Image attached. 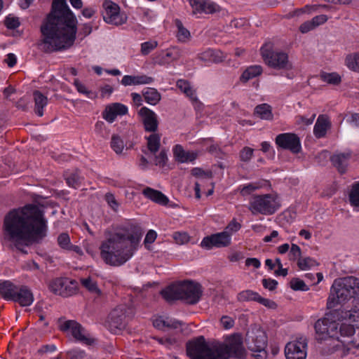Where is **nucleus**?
<instances>
[{
    "label": "nucleus",
    "instance_id": "obj_57",
    "mask_svg": "<svg viewBox=\"0 0 359 359\" xmlns=\"http://www.w3.org/2000/svg\"><path fill=\"white\" fill-rule=\"evenodd\" d=\"M254 150L248 147H245L240 152V159L243 162H248L252 155Z\"/></svg>",
    "mask_w": 359,
    "mask_h": 359
},
{
    "label": "nucleus",
    "instance_id": "obj_11",
    "mask_svg": "<svg viewBox=\"0 0 359 359\" xmlns=\"http://www.w3.org/2000/svg\"><path fill=\"white\" fill-rule=\"evenodd\" d=\"M127 310L132 312L131 309L126 308V306H118L111 311L105 323V326L111 333L116 334L117 332L126 327Z\"/></svg>",
    "mask_w": 359,
    "mask_h": 359
},
{
    "label": "nucleus",
    "instance_id": "obj_7",
    "mask_svg": "<svg viewBox=\"0 0 359 359\" xmlns=\"http://www.w3.org/2000/svg\"><path fill=\"white\" fill-rule=\"evenodd\" d=\"M264 62L269 67L278 70H290L292 65L289 61L288 55L280 50L273 48V44L265 43L260 49Z\"/></svg>",
    "mask_w": 359,
    "mask_h": 359
},
{
    "label": "nucleus",
    "instance_id": "obj_34",
    "mask_svg": "<svg viewBox=\"0 0 359 359\" xmlns=\"http://www.w3.org/2000/svg\"><path fill=\"white\" fill-rule=\"evenodd\" d=\"M177 87L191 100L196 101L197 97L195 90L191 86L190 83L184 79H179L176 83Z\"/></svg>",
    "mask_w": 359,
    "mask_h": 359
},
{
    "label": "nucleus",
    "instance_id": "obj_45",
    "mask_svg": "<svg viewBox=\"0 0 359 359\" xmlns=\"http://www.w3.org/2000/svg\"><path fill=\"white\" fill-rule=\"evenodd\" d=\"M69 359H89L86 352L79 348H73L67 352Z\"/></svg>",
    "mask_w": 359,
    "mask_h": 359
},
{
    "label": "nucleus",
    "instance_id": "obj_52",
    "mask_svg": "<svg viewBox=\"0 0 359 359\" xmlns=\"http://www.w3.org/2000/svg\"><path fill=\"white\" fill-rule=\"evenodd\" d=\"M321 8L327 11H330L332 9H334L332 6L327 5V4H318V5H307L305 6L304 8L299 10L302 13H311V11H316L318 8Z\"/></svg>",
    "mask_w": 359,
    "mask_h": 359
},
{
    "label": "nucleus",
    "instance_id": "obj_18",
    "mask_svg": "<svg viewBox=\"0 0 359 359\" xmlns=\"http://www.w3.org/2000/svg\"><path fill=\"white\" fill-rule=\"evenodd\" d=\"M182 56V51L178 47H172L166 53L162 52L154 58V62L158 65H165L172 61L177 60Z\"/></svg>",
    "mask_w": 359,
    "mask_h": 359
},
{
    "label": "nucleus",
    "instance_id": "obj_19",
    "mask_svg": "<svg viewBox=\"0 0 359 359\" xmlns=\"http://www.w3.org/2000/svg\"><path fill=\"white\" fill-rule=\"evenodd\" d=\"M316 334L318 335V340L326 339L327 337H334L332 331L336 327V325L330 323L327 319L318 320L314 325Z\"/></svg>",
    "mask_w": 359,
    "mask_h": 359
},
{
    "label": "nucleus",
    "instance_id": "obj_50",
    "mask_svg": "<svg viewBox=\"0 0 359 359\" xmlns=\"http://www.w3.org/2000/svg\"><path fill=\"white\" fill-rule=\"evenodd\" d=\"M57 244L63 250H67L71 245L70 238L68 233H62L57 236Z\"/></svg>",
    "mask_w": 359,
    "mask_h": 359
},
{
    "label": "nucleus",
    "instance_id": "obj_58",
    "mask_svg": "<svg viewBox=\"0 0 359 359\" xmlns=\"http://www.w3.org/2000/svg\"><path fill=\"white\" fill-rule=\"evenodd\" d=\"M105 200L108 205L114 210L117 211L119 204L116 200L114 196L111 193H107L105 195Z\"/></svg>",
    "mask_w": 359,
    "mask_h": 359
},
{
    "label": "nucleus",
    "instance_id": "obj_42",
    "mask_svg": "<svg viewBox=\"0 0 359 359\" xmlns=\"http://www.w3.org/2000/svg\"><path fill=\"white\" fill-rule=\"evenodd\" d=\"M349 201L352 206L359 208V182L353 184L349 193Z\"/></svg>",
    "mask_w": 359,
    "mask_h": 359
},
{
    "label": "nucleus",
    "instance_id": "obj_14",
    "mask_svg": "<svg viewBox=\"0 0 359 359\" xmlns=\"http://www.w3.org/2000/svg\"><path fill=\"white\" fill-rule=\"evenodd\" d=\"M306 339L301 337L287 344L285 348V357L287 359H306Z\"/></svg>",
    "mask_w": 359,
    "mask_h": 359
},
{
    "label": "nucleus",
    "instance_id": "obj_63",
    "mask_svg": "<svg viewBox=\"0 0 359 359\" xmlns=\"http://www.w3.org/2000/svg\"><path fill=\"white\" fill-rule=\"evenodd\" d=\"M328 20V18L326 15H316L311 19L312 23L316 28L317 27L324 24Z\"/></svg>",
    "mask_w": 359,
    "mask_h": 359
},
{
    "label": "nucleus",
    "instance_id": "obj_23",
    "mask_svg": "<svg viewBox=\"0 0 359 359\" xmlns=\"http://www.w3.org/2000/svg\"><path fill=\"white\" fill-rule=\"evenodd\" d=\"M173 155L180 163L194 161L196 158V154L194 152L186 151L182 145L177 144L173 148Z\"/></svg>",
    "mask_w": 359,
    "mask_h": 359
},
{
    "label": "nucleus",
    "instance_id": "obj_53",
    "mask_svg": "<svg viewBox=\"0 0 359 359\" xmlns=\"http://www.w3.org/2000/svg\"><path fill=\"white\" fill-rule=\"evenodd\" d=\"M168 161L167 152L165 149H162L159 154L155 156L154 163L159 167H164Z\"/></svg>",
    "mask_w": 359,
    "mask_h": 359
},
{
    "label": "nucleus",
    "instance_id": "obj_40",
    "mask_svg": "<svg viewBox=\"0 0 359 359\" xmlns=\"http://www.w3.org/2000/svg\"><path fill=\"white\" fill-rule=\"evenodd\" d=\"M77 291V284L75 280H69L67 278V282L64 285V288L62 289L60 296L63 297H68L72 296L76 294Z\"/></svg>",
    "mask_w": 359,
    "mask_h": 359
},
{
    "label": "nucleus",
    "instance_id": "obj_33",
    "mask_svg": "<svg viewBox=\"0 0 359 359\" xmlns=\"http://www.w3.org/2000/svg\"><path fill=\"white\" fill-rule=\"evenodd\" d=\"M144 100L149 104L156 105L161 100V96L158 90L153 88H147L142 91Z\"/></svg>",
    "mask_w": 359,
    "mask_h": 359
},
{
    "label": "nucleus",
    "instance_id": "obj_59",
    "mask_svg": "<svg viewBox=\"0 0 359 359\" xmlns=\"http://www.w3.org/2000/svg\"><path fill=\"white\" fill-rule=\"evenodd\" d=\"M257 302L266 306L268 309H276L277 308V304L275 302L269 299L264 298L260 295L259 297Z\"/></svg>",
    "mask_w": 359,
    "mask_h": 359
},
{
    "label": "nucleus",
    "instance_id": "obj_64",
    "mask_svg": "<svg viewBox=\"0 0 359 359\" xmlns=\"http://www.w3.org/2000/svg\"><path fill=\"white\" fill-rule=\"evenodd\" d=\"M136 76L125 75L121 80V84L127 86H136Z\"/></svg>",
    "mask_w": 359,
    "mask_h": 359
},
{
    "label": "nucleus",
    "instance_id": "obj_60",
    "mask_svg": "<svg viewBox=\"0 0 359 359\" xmlns=\"http://www.w3.org/2000/svg\"><path fill=\"white\" fill-rule=\"evenodd\" d=\"M262 285L264 288L268 289L270 291H273L277 287L278 282L271 278H264L262 280Z\"/></svg>",
    "mask_w": 359,
    "mask_h": 359
},
{
    "label": "nucleus",
    "instance_id": "obj_2",
    "mask_svg": "<svg viewBox=\"0 0 359 359\" xmlns=\"http://www.w3.org/2000/svg\"><path fill=\"white\" fill-rule=\"evenodd\" d=\"M77 22L66 0H53L51 11L41 26L43 51L51 53L71 47L76 39Z\"/></svg>",
    "mask_w": 359,
    "mask_h": 359
},
{
    "label": "nucleus",
    "instance_id": "obj_39",
    "mask_svg": "<svg viewBox=\"0 0 359 359\" xmlns=\"http://www.w3.org/2000/svg\"><path fill=\"white\" fill-rule=\"evenodd\" d=\"M259 294L257 292H254L251 290H246L239 292L237 295V300L241 302L258 301Z\"/></svg>",
    "mask_w": 359,
    "mask_h": 359
},
{
    "label": "nucleus",
    "instance_id": "obj_6",
    "mask_svg": "<svg viewBox=\"0 0 359 359\" xmlns=\"http://www.w3.org/2000/svg\"><path fill=\"white\" fill-rule=\"evenodd\" d=\"M202 293L201 285L191 280L172 284L161 292L163 297L168 302L182 299L189 304L198 303Z\"/></svg>",
    "mask_w": 359,
    "mask_h": 359
},
{
    "label": "nucleus",
    "instance_id": "obj_55",
    "mask_svg": "<svg viewBox=\"0 0 359 359\" xmlns=\"http://www.w3.org/2000/svg\"><path fill=\"white\" fill-rule=\"evenodd\" d=\"M191 175L196 177L210 179L212 178V172L210 171H204L200 168H194L191 171Z\"/></svg>",
    "mask_w": 359,
    "mask_h": 359
},
{
    "label": "nucleus",
    "instance_id": "obj_35",
    "mask_svg": "<svg viewBox=\"0 0 359 359\" xmlns=\"http://www.w3.org/2000/svg\"><path fill=\"white\" fill-rule=\"evenodd\" d=\"M147 140V148L152 154L157 152L161 146V135L158 133H152L150 135L146 137Z\"/></svg>",
    "mask_w": 359,
    "mask_h": 359
},
{
    "label": "nucleus",
    "instance_id": "obj_54",
    "mask_svg": "<svg viewBox=\"0 0 359 359\" xmlns=\"http://www.w3.org/2000/svg\"><path fill=\"white\" fill-rule=\"evenodd\" d=\"M157 46L158 43L156 41L144 42L141 44V53L142 55H147L156 48Z\"/></svg>",
    "mask_w": 359,
    "mask_h": 359
},
{
    "label": "nucleus",
    "instance_id": "obj_3",
    "mask_svg": "<svg viewBox=\"0 0 359 359\" xmlns=\"http://www.w3.org/2000/svg\"><path fill=\"white\" fill-rule=\"evenodd\" d=\"M143 231L140 225L126 222L118 225L100 245V257L110 266H119L137 250Z\"/></svg>",
    "mask_w": 359,
    "mask_h": 359
},
{
    "label": "nucleus",
    "instance_id": "obj_37",
    "mask_svg": "<svg viewBox=\"0 0 359 359\" xmlns=\"http://www.w3.org/2000/svg\"><path fill=\"white\" fill-rule=\"evenodd\" d=\"M81 283L90 292L96 294L97 297L100 296L101 290L98 288L96 281L93 280L90 277L81 278Z\"/></svg>",
    "mask_w": 359,
    "mask_h": 359
},
{
    "label": "nucleus",
    "instance_id": "obj_5",
    "mask_svg": "<svg viewBox=\"0 0 359 359\" xmlns=\"http://www.w3.org/2000/svg\"><path fill=\"white\" fill-rule=\"evenodd\" d=\"M353 299V307L349 311L348 319L359 326V278L346 276L335 279L331 286L327 307L333 309Z\"/></svg>",
    "mask_w": 359,
    "mask_h": 359
},
{
    "label": "nucleus",
    "instance_id": "obj_24",
    "mask_svg": "<svg viewBox=\"0 0 359 359\" xmlns=\"http://www.w3.org/2000/svg\"><path fill=\"white\" fill-rule=\"evenodd\" d=\"M154 326L158 330L177 329L182 325V322L176 319L159 317L154 323Z\"/></svg>",
    "mask_w": 359,
    "mask_h": 359
},
{
    "label": "nucleus",
    "instance_id": "obj_20",
    "mask_svg": "<svg viewBox=\"0 0 359 359\" xmlns=\"http://www.w3.org/2000/svg\"><path fill=\"white\" fill-rule=\"evenodd\" d=\"M192 8L199 13H214L220 11L217 4L210 0H189Z\"/></svg>",
    "mask_w": 359,
    "mask_h": 359
},
{
    "label": "nucleus",
    "instance_id": "obj_16",
    "mask_svg": "<svg viewBox=\"0 0 359 359\" xmlns=\"http://www.w3.org/2000/svg\"><path fill=\"white\" fill-rule=\"evenodd\" d=\"M138 114L141 116L145 131L155 133L157 130L158 121L157 115L154 111L146 107H143L138 111Z\"/></svg>",
    "mask_w": 359,
    "mask_h": 359
},
{
    "label": "nucleus",
    "instance_id": "obj_32",
    "mask_svg": "<svg viewBox=\"0 0 359 359\" xmlns=\"http://www.w3.org/2000/svg\"><path fill=\"white\" fill-rule=\"evenodd\" d=\"M65 176L68 186L74 189H78L81 186L83 177L81 176L80 172L78 170L66 172Z\"/></svg>",
    "mask_w": 359,
    "mask_h": 359
},
{
    "label": "nucleus",
    "instance_id": "obj_48",
    "mask_svg": "<svg viewBox=\"0 0 359 359\" xmlns=\"http://www.w3.org/2000/svg\"><path fill=\"white\" fill-rule=\"evenodd\" d=\"M290 287L295 291H307L309 290L305 283L298 278H293L290 282Z\"/></svg>",
    "mask_w": 359,
    "mask_h": 359
},
{
    "label": "nucleus",
    "instance_id": "obj_8",
    "mask_svg": "<svg viewBox=\"0 0 359 359\" xmlns=\"http://www.w3.org/2000/svg\"><path fill=\"white\" fill-rule=\"evenodd\" d=\"M280 207L277 197L267 194L253 196L249 203L248 209L252 215H273Z\"/></svg>",
    "mask_w": 359,
    "mask_h": 359
},
{
    "label": "nucleus",
    "instance_id": "obj_27",
    "mask_svg": "<svg viewBox=\"0 0 359 359\" xmlns=\"http://www.w3.org/2000/svg\"><path fill=\"white\" fill-rule=\"evenodd\" d=\"M18 288V286L9 280H6L0 283V294L4 299L13 301Z\"/></svg>",
    "mask_w": 359,
    "mask_h": 359
},
{
    "label": "nucleus",
    "instance_id": "obj_26",
    "mask_svg": "<svg viewBox=\"0 0 359 359\" xmlns=\"http://www.w3.org/2000/svg\"><path fill=\"white\" fill-rule=\"evenodd\" d=\"M144 196L160 205H165L168 203V197L161 191L147 187L142 191Z\"/></svg>",
    "mask_w": 359,
    "mask_h": 359
},
{
    "label": "nucleus",
    "instance_id": "obj_38",
    "mask_svg": "<svg viewBox=\"0 0 359 359\" xmlns=\"http://www.w3.org/2000/svg\"><path fill=\"white\" fill-rule=\"evenodd\" d=\"M65 282H67V278H57L49 283L48 288L55 294L60 296Z\"/></svg>",
    "mask_w": 359,
    "mask_h": 359
},
{
    "label": "nucleus",
    "instance_id": "obj_61",
    "mask_svg": "<svg viewBox=\"0 0 359 359\" xmlns=\"http://www.w3.org/2000/svg\"><path fill=\"white\" fill-rule=\"evenodd\" d=\"M220 323L224 329L227 330L234 325V320L228 316H223L220 319Z\"/></svg>",
    "mask_w": 359,
    "mask_h": 359
},
{
    "label": "nucleus",
    "instance_id": "obj_43",
    "mask_svg": "<svg viewBox=\"0 0 359 359\" xmlns=\"http://www.w3.org/2000/svg\"><path fill=\"white\" fill-rule=\"evenodd\" d=\"M317 265V262L310 257H301L297 261V266L301 270L309 269Z\"/></svg>",
    "mask_w": 359,
    "mask_h": 359
},
{
    "label": "nucleus",
    "instance_id": "obj_22",
    "mask_svg": "<svg viewBox=\"0 0 359 359\" xmlns=\"http://www.w3.org/2000/svg\"><path fill=\"white\" fill-rule=\"evenodd\" d=\"M351 156L350 152L334 154L331 157V161L338 171L343 174L346 172L348 161Z\"/></svg>",
    "mask_w": 359,
    "mask_h": 359
},
{
    "label": "nucleus",
    "instance_id": "obj_29",
    "mask_svg": "<svg viewBox=\"0 0 359 359\" xmlns=\"http://www.w3.org/2000/svg\"><path fill=\"white\" fill-rule=\"evenodd\" d=\"M34 100V111L39 116L43 115V108L48 104V98L39 90L33 93Z\"/></svg>",
    "mask_w": 359,
    "mask_h": 359
},
{
    "label": "nucleus",
    "instance_id": "obj_21",
    "mask_svg": "<svg viewBox=\"0 0 359 359\" xmlns=\"http://www.w3.org/2000/svg\"><path fill=\"white\" fill-rule=\"evenodd\" d=\"M13 301L18 302L21 306H29L34 301L33 293L27 286L22 285L18 287Z\"/></svg>",
    "mask_w": 359,
    "mask_h": 359
},
{
    "label": "nucleus",
    "instance_id": "obj_44",
    "mask_svg": "<svg viewBox=\"0 0 359 359\" xmlns=\"http://www.w3.org/2000/svg\"><path fill=\"white\" fill-rule=\"evenodd\" d=\"M320 76L323 81L332 85H338L341 81V76L335 72L323 73Z\"/></svg>",
    "mask_w": 359,
    "mask_h": 359
},
{
    "label": "nucleus",
    "instance_id": "obj_56",
    "mask_svg": "<svg viewBox=\"0 0 359 359\" xmlns=\"http://www.w3.org/2000/svg\"><path fill=\"white\" fill-rule=\"evenodd\" d=\"M302 250L301 248L296 244H292L291 248L289 252V259L294 261L301 258Z\"/></svg>",
    "mask_w": 359,
    "mask_h": 359
},
{
    "label": "nucleus",
    "instance_id": "obj_49",
    "mask_svg": "<svg viewBox=\"0 0 359 359\" xmlns=\"http://www.w3.org/2000/svg\"><path fill=\"white\" fill-rule=\"evenodd\" d=\"M198 58L205 62H217L216 52L214 50L208 49L198 55Z\"/></svg>",
    "mask_w": 359,
    "mask_h": 359
},
{
    "label": "nucleus",
    "instance_id": "obj_17",
    "mask_svg": "<svg viewBox=\"0 0 359 359\" xmlns=\"http://www.w3.org/2000/svg\"><path fill=\"white\" fill-rule=\"evenodd\" d=\"M128 113V107L121 103L115 102L107 105L102 112V117L109 123H113L117 116H123Z\"/></svg>",
    "mask_w": 359,
    "mask_h": 359
},
{
    "label": "nucleus",
    "instance_id": "obj_28",
    "mask_svg": "<svg viewBox=\"0 0 359 359\" xmlns=\"http://www.w3.org/2000/svg\"><path fill=\"white\" fill-rule=\"evenodd\" d=\"M344 348L341 353V356L345 357L349 354L355 356L359 355V342L354 339L345 340L340 339Z\"/></svg>",
    "mask_w": 359,
    "mask_h": 359
},
{
    "label": "nucleus",
    "instance_id": "obj_41",
    "mask_svg": "<svg viewBox=\"0 0 359 359\" xmlns=\"http://www.w3.org/2000/svg\"><path fill=\"white\" fill-rule=\"evenodd\" d=\"M345 62L348 69L359 72V53L348 55Z\"/></svg>",
    "mask_w": 359,
    "mask_h": 359
},
{
    "label": "nucleus",
    "instance_id": "obj_10",
    "mask_svg": "<svg viewBox=\"0 0 359 359\" xmlns=\"http://www.w3.org/2000/svg\"><path fill=\"white\" fill-rule=\"evenodd\" d=\"M60 330L64 332L70 331L76 341L86 345L90 346L95 343V339L90 337L85 328L76 320L64 321L60 325Z\"/></svg>",
    "mask_w": 359,
    "mask_h": 359
},
{
    "label": "nucleus",
    "instance_id": "obj_15",
    "mask_svg": "<svg viewBox=\"0 0 359 359\" xmlns=\"http://www.w3.org/2000/svg\"><path fill=\"white\" fill-rule=\"evenodd\" d=\"M231 244V235L227 231L215 233L203 238L201 246L207 250L213 247L225 248Z\"/></svg>",
    "mask_w": 359,
    "mask_h": 359
},
{
    "label": "nucleus",
    "instance_id": "obj_13",
    "mask_svg": "<svg viewBox=\"0 0 359 359\" xmlns=\"http://www.w3.org/2000/svg\"><path fill=\"white\" fill-rule=\"evenodd\" d=\"M276 144L281 149L290 151L293 154L301 151L302 146L299 137L294 133H285L276 136Z\"/></svg>",
    "mask_w": 359,
    "mask_h": 359
},
{
    "label": "nucleus",
    "instance_id": "obj_9",
    "mask_svg": "<svg viewBox=\"0 0 359 359\" xmlns=\"http://www.w3.org/2000/svg\"><path fill=\"white\" fill-rule=\"evenodd\" d=\"M245 343L249 350L254 353L257 359H266L267 352V336L264 330L260 328H252L248 331L245 337Z\"/></svg>",
    "mask_w": 359,
    "mask_h": 359
},
{
    "label": "nucleus",
    "instance_id": "obj_47",
    "mask_svg": "<svg viewBox=\"0 0 359 359\" xmlns=\"http://www.w3.org/2000/svg\"><path fill=\"white\" fill-rule=\"evenodd\" d=\"M74 83L79 93L86 95L90 99H94L97 97V94L95 93L88 90L78 79H75Z\"/></svg>",
    "mask_w": 359,
    "mask_h": 359
},
{
    "label": "nucleus",
    "instance_id": "obj_30",
    "mask_svg": "<svg viewBox=\"0 0 359 359\" xmlns=\"http://www.w3.org/2000/svg\"><path fill=\"white\" fill-rule=\"evenodd\" d=\"M262 71V67L260 65L250 66L242 73L240 81L243 83H247L249 80L259 76Z\"/></svg>",
    "mask_w": 359,
    "mask_h": 359
},
{
    "label": "nucleus",
    "instance_id": "obj_4",
    "mask_svg": "<svg viewBox=\"0 0 359 359\" xmlns=\"http://www.w3.org/2000/svg\"><path fill=\"white\" fill-rule=\"evenodd\" d=\"M187 353L191 359H243L246 356L243 339L239 334L226 337L224 342L210 344H207L203 337H199L187 344Z\"/></svg>",
    "mask_w": 359,
    "mask_h": 359
},
{
    "label": "nucleus",
    "instance_id": "obj_25",
    "mask_svg": "<svg viewBox=\"0 0 359 359\" xmlns=\"http://www.w3.org/2000/svg\"><path fill=\"white\" fill-rule=\"evenodd\" d=\"M330 126L328 117L325 115H320L314 126L313 133L317 138L325 136L327 129Z\"/></svg>",
    "mask_w": 359,
    "mask_h": 359
},
{
    "label": "nucleus",
    "instance_id": "obj_31",
    "mask_svg": "<svg viewBox=\"0 0 359 359\" xmlns=\"http://www.w3.org/2000/svg\"><path fill=\"white\" fill-rule=\"evenodd\" d=\"M174 23L177 29L176 37L178 41L181 43L189 41L191 39L190 32L184 27L182 21L179 19H175Z\"/></svg>",
    "mask_w": 359,
    "mask_h": 359
},
{
    "label": "nucleus",
    "instance_id": "obj_36",
    "mask_svg": "<svg viewBox=\"0 0 359 359\" xmlns=\"http://www.w3.org/2000/svg\"><path fill=\"white\" fill-rule=\"evenodd\" d=\"M255 114L258 115L262 119L271 120L273 118L271 107L267 104L257 105L255 109Z\"/></svg>",
    "mask_w": 359,
    "mask_h": 359
},
{
    "label": "nucleus",
    "instance_id": "obj_12",
    "mask_svg": "<svg viewBox=\"0 0 359 359\" xmlns=\"http://www.w3.org/2000/svg\"><path fill=\"white\" fill-rule=\"evenodd\" d=\"M103 7L105 10L103 13V19L107 23L121 25L126 22V15L120 13V7L116 3L110 0H105Z\"/></svg>",
    "mask_w": 359,
    "mask_h": 359
},
{
    "label": "nucleus",
    "instance_id": "obj_1",
    "mask_svg": "<svg viewBox=\"0 0 359 359\" xmlns=\"http://www.w3.org/2000/svg\"><path fill=\"white\" fill-rule=\"evenodd\" d=\"M47 231L44 211L34 204L13 209L4 218V240L13 243L24 254L27 253L24 246L41 243L47 236Z\"/></svg>",
    "mask_w": 359,
    "mask_h": 359
},
{
    "label": "nucleus",
    "instance_id": "obj_51",
    "mask_svg": "<svg viewBox=\"0 0 359 359\" xmlns=\"http://www.w3.org/2000/svg\"><path fill=\"white\" fill-rule=\"evenodd\" d=\"M172 238L175 243L179 245L187 243L190 239L189 234L186 232H175Z\"/></svg>",
    "mask_w": 359,
    "mask_h": 359
},
{
    "label": "nucleus",
    "instance_id": "obj_46",
    "mask_svg": "<svg viewBox=\"0 0 359 359\" xmlns=\"http://www.w3.org/2000/svg\"><path fill=\"white\" fill-rule=\"evenodd\" d=\"M111 147L116 154H120L124 148L123 141L118 135H114L111 137Z\"/></svg>",
    "mask_w": 359,
    "mask_h": 359
},
{
    "label": "nucleus",
    "instance_id": "obj_62",
    "mask_svg": "<svg viewBox=\"0 0 359 359\" xmlns=\"http://www.w3.org/2000/svg\"><path fill=\"white\" fill-rule=\"evenodd\" d=\"M154 79L147 75H137L136 76V83L137 85L149 84L154 82Z\"/></svg>",
    "mask_w": 359,
    "mask_h": 359
}]
</instances>
